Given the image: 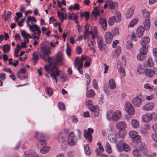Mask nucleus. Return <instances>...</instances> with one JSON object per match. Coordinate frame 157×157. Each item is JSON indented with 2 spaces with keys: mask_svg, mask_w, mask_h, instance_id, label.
<instances>
[{
  "mask_svg": "<svg viewBox=\"0 0 157 157\" xmlns=\"http://www.w3.org/2000/svg\"><path fill=\"white\" fill-rule=\"evenodd\" d=\"M52 59L51 60V62L49 63L50 65H53L54 66L52 67V69L51 71V73L50 75L53 81H55V82L57 83V80L56 79L57 76L59 75L60 71L58 70L57 67L56 66L57 64H61L62 62V56L61 55H58L56 56V59H54L53 57H51Z\"/></svg>",
  "mask_w": 157,
  "mask_h": 157,
  "instance_id": "obj_1",
  "label": "nucleus"
},
{
  "mask_svg": "<svg viewBox=\"0 0 157 157\" xmlns=\"http://www.w3.org/2000/svg\"><path fill=\"white\" fill-rule=\"evenodd\" d=\"M40 49H38V50ZM41 52L39 53L40 58L43 59L44 61H48V63L51 62L52 58L49 56L51 54V49L48 46L43 44L40 49Z\"/></svg>",
  "mask_w": 157,
  "mask_h": 157,
  "instance_id": "obj_2",
  "label": "nucleus"
},
{
  "mask_svg": "<svg viewBox=\"0 0 157 157\" xmlns=\"http://www.w3.org/2000/svg\"><path fill=\"white\" fill-rule=\"evenodd\" d=\"M69 130L68 129H65L62 130L59 133L58 138V141L63 148L67 147V143L65 140V138L69 132Z\"/></svg>",
  "mask_w": 157,
  "mask_h": 157,
  "instance_id": "obj_3",
  "label": "nucleus"
},
{
  "mask_svg": "<svg viewBox=\"0 0 157 157\" xmlns=\"http://www.w3.org/2000/svg\"><path fill=\"white\" fill-rule=\"evenodd\" d=\"M117 150L118 151L122 152L124 151L128 152L130 150V147L127 144L125 143L122 141L119 142L117 146Z\"/></svg>",
  "mask_w": 157,
  "mask_h": 157,
  "instance_id": "obj_4",
  "label": "nucleus"
},
{
  "mask_svg": "<svg viewBox=\"0 0 157 157\" xmlns=\"http://www.w3.org/2000/svg\"><path fill=\"white\" fill-rule=\"evenodd\" d=\"M125 64V60L122 57L118 61L117 64V68L123 77L125 75L124 67Z\"/></svg>",
  "mask_w": 157,
  "mask_h": 157,
  "instance_id": "obj_5",
  "label": "nucleus"
},
{
  "mask_svg": "<svg viewBox=\"0 0 157 157\" xmlns=\"http://www.w3.org/2000/svg\"><path fill=\"white\" fill-rule=\"evenodd\" d=\"M125 109L127 113L130 115H133L135 113V109L132 104L129 102H127L125 105Z\"/></svg>",
  "mask_w": 157,
  "mask_h": 157,
  "instance_id": "obj_6",
  "label": "nucleus"
},
{
  "mask_svg": "<svg viewBox=\"0 0 157 157\" xmlns=\"http://www.w3.org/2000/svg\"><path fill=\"white\" fill-rule=\"evenodd\" d=\"M68 143L70 146H73L75 145L76 140L73 132H71L69 134L68 136Z\"/></svg>",
  "mask_w": 157,
  "mask_h": 157,
  "instance_id": "obj_7",
  "label": "nucleus"
},
{
  "mask_svg": "<svg viewBox=\"0 0 157 157\" xmlns=\"http://www.w3.org/2000/svg\"><path fill=\"white\" fill-rule=\"evenodd\" d=\"M86 56H84L83 55L82 56L81 59H80L79 57H76L75 58L74 62V66L75 67L78 66H83V61L86 59Z\"/></svg>",
  "mask_w": 157,
  "mask_h": 157,
  "instance_id": "obj_8",
  "label": "nucleus"
},
{
  "mask_svg": "<svg viewBox=\"0 0 157 157\" xmlns=\"http://www.w3.org/2000/svg\"><path fill=\"white\" fill-rule=\"evenodd\" d=\"M122 117V114L120 111L116 110L114 111L112 116V120L113 121H117Z\"/></svg>",
  "mask_w": 157,
  "mask_h": 157,
  "instance_id": "obj_9",
  "label": "nucleus"
},
{
  "mask_svg": "<svg viewBox=\"0 0 157 157\" xmlns=\"http://www.w3.org/2000/svg\"><path fill=\"white\" fill-rule=\"evenodd\" d=\"M28 26L29 27L31 31H37L38 32V37L40 36L41 31L40 27H39L37 25L35 24L32 25H31L29 24H28Z\"/></svg>",
  "mask_w": 157,
  "mask_h": 157,
  "instance_id": "obj_10",
  "label": "nucleus"
},
{
  "mask_svg": "<svg viewBox=\"0 0 157 157\" xmlns=\"http://www.w3.org/2000/svg\"><path fill=\"white\" fill-rule=\"evenodd\" d=\"M114 36L113 34L109 32H107L105 35V39L106 43L109 44L111 43L113 40Z\"/></svg>",
  "mask_w": 157,
  "mask_h": 157,
  "instance_id": "obj_11",
  "label": "nucleus"
},
{
  "mask_svg": "<svg viewBox=\"0 0 157 157\" xmlns=\"http://www.w3.org/2000/svg\"><path fill=\"white\" fill-rule=\"evenodd\" d=\"M155 104L152 102H148L142 107V109L145 111H149L152 110L154 108Z\"/></svg>",
  "mask_w": 157,
  "mask_h": 157,
  "instance_id": "obj_12",
  "label": "nucleus"
},
{
  "mask_svg": "<svg viewBox=\"0 0 157 157\" xmlns=\"http://www.w3.org/2000/svg\"><path fill=\"white\" fill-rule=\"evenodd\" d=\"M92 38L91 39L89 38L87 40V44L90 47L89 50L92 51L93 53H95L96 52L94 48V44L95 43V41Z\"/></svg>",
  "mask_w": 157,
  "mask_h": 157,
  "instance_id": "obj_13",
  "label": "nucleus"
},
{
  "mask_svg": "<svg viewBox=\"0 0 157 157\" xmlns=\"http://www.w3.org/2000/svg\"><path fill=\"white\" fill-rule=\"evenodd\" d=\"M153 118V115L150 113L143 115L141 117L142 121L145 122H147L151 121Z\"/></svg>",
  "mask_w": 157,
  "mask_h": 157,
  "instance_id": "obj_14",
  "label": "nucleus"
},
{
  "mask_svg": "<svg viewBox=\"0 0 157 157\" xmlns=\"http://www.w3.org/2000/svg\"><path fill=\"white\" fill-rule=\"evenodd\" d=\"M107 3L109 6L110 7L111 9L117 10L118 8V4L116 2H112L111 0H108L107 1Z\"/></svg>",
  "mask_w": 157,
  "mask_h": 157,
  "instance_id": "obj_15",
  "label": "nucleus"
},
{
  "mask_svg": "<svg viewBox=\"0 0 157 157\" xmlns=\"http://www.w3.org/2000/svg\"><path fill=\"white\" fill-rule=\"evenodd\" d=\"M142 101V99L138 96H136L132 100V103L133 105L137 107L141 105Z\"/></svg>",
  "mask_w": 157,
  "mask_h": 157,
  "instance_id": "obj_16",
  "label": "nucleus"
},
{
  "mask_svg": "<svg viewBox=\"0 0 157 157\" xmlns=\"http://www.w3.org/2000/svg\"><path fill=\"white\" fill-rule=\"evenodd\" d=\"M144 73L147 77L152 78L155 74V71L152 69L147 68L145 69Z\"/></svg>",
  "mask_w": 157,
  "mask_h": 157,
  "instance_id": "obj_17",
  "label": "nucleus"
},
{
  "mask_svg": "<svg viewBox=\"0 0 157 157\" xmlns=\"http://www.w3.org/2000/svg\"><path fill=\"white\" fill-rule=\"evenodd\" d=\"M97 43L98 47L100 50L102 51L105 49V45L103 44L102 39L101 37H98Z\"/></svg>",
  "mask_w": 157,
  "mask_h": 157,
  "instance_id": "obj_18",
  "label": "nucleus"
},
{
  "mask_svg": "<svg viewBox=\"0 0 157 157\" xmlns=\"http://www.w3.org/2000/svg\"><path fill=\"white\" fill-rule=\"evenodd\" d=\"M91 111L94 112V116L95 117H98L99 114V109L98 106L96 105L94 106L93 105L89 108Z\"/></svg>",
  "mask_w": 157,
  "mask_h": 157,
  "instance_id": "obj_19",
  "label": "nucleus"
},
{
  "mask_svg": "<svg viewBox=\"0 0 157 157\" xmlns=\"http://www.w3.org/2000/svg\"><path fill=\"white\" fill-rule=\"evenodd\" d=\"M144 29L142 26H139L136 30V34L139 37H142L144 35Z\"/></svg>",
  "mask_w": 157,
  "mask_h": 157,
  "instance_id": "obj_20",
  "label": "nucleus"
},
{
  "mask_svg": "<svg viewBox=\"0 0 157 157\" xmlns=\"http://www.w3.org/2000/svg\"><path fill=\"white\" fill-rule=\"evenodd\" d=\"M116 127L119 129L122 130L126 127V124L124 121H121L117 123Z\"/></svg>",
  "mask_w": 157,
  "mask_h": 157,
  "instance_id": "obj_21",
  "label": "nucleus"
},
{
  "mask_svg": "<svg viewBox=\"0 0 157 157\" xmlns=\"http://www.w3.org/2000/svg\"><path fill=\"white\" fill-rule=\"evenodd\" d=\"M21 145V143L20 141H17L14 142L11 145V148L14 150L18 149Z\"/></svg>",
  "mask_w": 157,
  "mask_h": 157,
  "instance_id": "obj_22",
  "label": "nucleus"
},
{
  "mask_svg": "<svg viewBox=\"0 0 157 157\" xmlns=\"http://www.w3.org/2000/svg\"><path fill=\"white\" fill-rule=\"evenodd\" d=\"M150 38L146 36L143 37L140 40V44L141 46H147V45L150 41Z\"/></svg>",
  "mask_w": 157,
  "mask_h": 157,
  "instance_id": "obj_23",
  "label": "nucleus"
},
{
  "mask_svg": "<svg viewBox=\"0 0 157 157\" xmlns=\"http://www.w3.org/2000/svg\"><path fill=\"white\" fill-rule=\"evenodd\" d=\"M84 133L83 135L84 137L86 140H88V141L90 143L92 140V135L91 134H90V133H88V132L86 130H84Z\"/></svg>",
  "mask_w": 157,
  "mask_h": 157,
  "instance_id": "obj_24",
  "label": "nucleus"
},
{
  "mask_svg": "<svg viewBox=\"0 0 157 157\" xmlns=\"http://www.w3.org/2000/svg\"><path fill=\"white\" fill-rule=\"evenodd\" d=\"M144 25L145 29L148 30L150 27V22L148 18L146 19L144 21Z\"/></svg>",
  "mask_w": 157,
  "mask_h": 157,
  "instance_id": "obj_25",
  "label": "nucleus"
},
{
  "mask_svg": "<svg viewBox=\"0 0 157 157\" xmlns=\"http://www.w3.org/2000/svg\"><path fill=\"white\" fill-rule=\"evenodd\" d=\"M50 149V147L48 146H45L42 147L40 150V152L42 154H45L48 152Z\"/></svg>",
  "mask_w": 157,
  "mask_h": 157,
  "instance_id": "obj_26",
  "label": "nucleus"
},
{
  "mask_svg": "<svg viewBox=\"0 0 157 157\" xmlns=\"http://www.w3.org/2000/svg\"><path fill=\"white\" fill-rule=\"evenodd\" d=\"M116 133L110 134L108 136V138L111 142L115 143L116 142Z\"/></svg>",
  "mask_w": 157,
  "mask_h": 157,
  "instance_id": "obj_27",
  "label": "nucleus"
},
{
  "mask_svg": "<svg viewBox=\"0 0 157 157\" xmlns=\"http://www.w3.org/2000/svg\"><path fill=\"white\" fill-rule=\"evenodd\" d=\"M131 125L132 127L136 128H138L139 126V123L138 121L135 119H133L131 121Z\"/></svg>",
  "mask_w": 157,
  "mask_h": 157,
  "instance_id": "obj_28",
  "label": "nucleus"
},
{
  "mask_svg": "<svg viewBox=\"0 0 157 157\" xmlns=\"http://www.w3.org/2000/svg\"><path fill=\"white\" fill-rule=\"evenodd\" d=\"M109 84L111 89H113L116 88V85L114 80L111 78L109 80Z\"/></svg>",
  "mask_w": 157,
  "mask_h": 157,
  "instance_id": "obj_29",
  "label": "nucleus"
},
{
  "mask_svg": "<svg viewBox=\"0 0 157 157\" xmlns=\"http://www.w3.org/2000/svg\"><path fill=\"white\" fill-rule=\"evenodd\" d=\"M121 47L118 46L116 50L114 51L113 56L114 57L117 58L119 56L121 52Z\"/></svg>",
  "mask_w": 157,
  "mask_h": 157,
  "instance_id": "obj_30",
  "label": "nucleus"
},
{
  "mask_svg": "<svg viewBox=\"0 0 157 157\" xmlns=\"http://www.w3.org/2000/svg\"><path fill=\"white\" fill-rule=\"evenodd\" d=\"M99 22L101 25H103V24H105V26L103 25L102 26V29L104 30H105L107 26L106 19L103 18H100L99 20Z\"/></svg>",
  "mask_w": 157,
  "mask_h": 157,
  "instance_id": "obj_31",
  "label": "nucleus"
},
{
  "mask_svg": "<svg viewBox=\"0 0 157 157\" xmlns=\"http://www.w3.org/2000/svg\"><path fill=\"white\" fill-rule=\"evenodd\" d=\"M146 55L145 54L140 52L137 56V59L140 61L144 60L146 58Z\"/></svg>",
  "mask_w": 157,
  "mask_h": 157,
  "instance_id": "obj_32",
  "label": "nucleus"
},
{
  "mask_svg": "<svg viewBox=\"0 0 157 157\" xmlns=\"http://www.w3.org/2000/svg\"><path fill=\"white\" fill-rule=\"evenodd\" d=\"M134 12L133 9L130 8L128 10L126 13V17L127 18H130Z\"/></svg>",
  "mask_w": 157,
  "mask_h": 157,
  "instance_id": "obj_33",
  "label": "nucleus"
},
{
  "mask_svg": "<svg viewBox=\"0 0 157 157\" xmlns=\"http://www.w3.org/2000/svg\"><path fill=\"white\" fill-rule=\"evenodd\" d=\"M92 31L93 34L92 35L91 38L93 39H94L96 37H98V34L97 30V28L96 26H93L92 27Z\"/></svg>",
  "mask_w": 157,
  "mask_h": 157,
  "instance_id": "obj_34",
  "label": "nucleus"
},
{
  "mask_svg": "<svg viewBox=\"0 0 157 157\" xmlns=\"http://www.w3.org/2000/svg\"><path fill=\"white\" fill-rule=\"evenodd\" d=\"M45 136L42 133L37 132L35 133V137L37 139L40 140L42 138H44Z\"/></svg>",
  "mask_w": 157,
  "mask_h": 157,
  "instance_id": "obj_35",
  "label": "nucleus"
},
{
  "mask_svg": "<svg viewBox=\"0 0 157 157\" xmlns=\"http://www.w3.org/2000/svg\"><path fill=\"white\" fill-rule=\"evenodd\" d=\"M142 47L139 50L140 52L146 55L147 53L148 48L147 46H142Z\"/></svg>",
  "mask_w": 157,
  "mask_h": 157,
  "instance_id": "obj_36",
  "label": "nucleus"
},
{
  "mask_svg": "<svg viewBox=\"0 0 157 157\" xmlns=\"http://www.w3.org/2000/svg\"><path fill=\"white\" fill-rule=\"evenodd\" d=\"M104 151V149L103 147H99L97 148L95 150L96 154L98 156L101 155V152Z\"/></svg>",
  "mask_w": 157,
  "mask_h": 157,
  "instance_id": "obj_37",
  "label": "nucleus"
},
{
  "mask_svg": "<svg viewBox=\"0 0 157 157\" xmlns=\"http://www.w3.org/2000/svg\"><path fill=\"white\" fill-rule=\"evenodd\" d=\"M95 93L92 89H90L86 94V96L87 97L92 98L94 96Z\"/></svg>",
  "mask_w": 157,
  "mask_h": 157,
  "instance_id": "obj_38",
  "label": "nucleus"
},
{
  "mask_svg": "<svg viewBox=\"0 0 157 157\" xmlns=\"http://www.w3.org/2000/svg\"><path fill=\"white\" fill-rule=\"evenodd\" d=\"M114 17L115 19L116 20V22H119L121 20V14L120 12H117L114 16H113Z\"/></svg>",
  "mask_w": 157,
  "mask_h": 157,
  "instance_id": "obj_39",
  "label": "nucleus"
},
{
  "mask_svg": "<svg viewBox=\"0 0 157 157\" xmlns=\"http://www.w3.org/2000/svg\"><path fill=\"white\" fill-rule=\"evenodd\" d=\"M105 149L108 153H111L112 152L111 145L108 142H107L106 144Z\"/></svg>",
  "mask_w": 157,
  "mask_h": 157,
  "instance_id": "obj_40",
  "label": "nucleus"
},
{
  "mask_svg": "<svg viewBox=\"0 0 157 157\" xmlns=\"http://www.w3.org/2000/svg\"><path fill=\"white\" fill-rule=\"evenodd\" d=\"M142 15L144 18H147L149 16V13L146 9L143 10L141 11Z\"/></svg>",
  "mask_w": 157,
  "mask_h": 157,
  "instance_id": "obj_41",
  "label": "nucleus"
},
{
  "mask_svg": "<svg viewBox=\"0 0 157 157\" xmlns=\"http://www.w3.org/2000/svg\"><path fill=\"white\" fill-rule=\"evenodd\" d=\"M141 138L140 136L138 134L134 138L132 139V140L134 143H139L141 141Z\"/></svg>",
  "mask_w": 157,
  "mask_h": 157,
  "instance_id": "obj_42",
  "label": "nucleus"
},
{
  "mask_svg": "<svg viewBox=\"0 0 157 157\" xmlns=\"http://www.w3.org/2000/svg\"><path fill=\"white\" fill-rule=\"evenodd\" d=\"M147 66L149 67H152L154 65V61L151 58H148L147 61Z\"/></svg>",
  "mask_w": 157,
  "mask_h": 157,
  "instance_id": "obj_43",
  "label": "nucleus"
},
{
  "mask_svg": "<svg viewBox=\"0 0 157 157\" xmlns=\"http://www.w3.org/2000/svg\"><path fill=\"white\" fill-rule=\"evenodd\" d=\"M138 21V19L137 18H135L132 19L130 22V27H134V26L137 23Z\"/></svg>",
  "mask_w": 157,
  "mask_h": 157,
  "instance_id": "obj_44",
  "label": "nucleus"
},
{
  "mask_svg": "<svg viewBox=\"0 0 157 157\" xmlns=\"http://www.w3.org/2000/svg\"><path fill=\"white\" fill-rule=\"evenodd\" d=\"M36 32V31L33 32V33L32 34L31 37H32V38H33L34 40H35L36 39L39 40L40 39V36L38 37V32L37 33Z\"/></svg>",
  "mask_w": 157,
  "mask_h": 157,
  "instance_id": "obj_45",
  "label": "nucleus"
},
{
  "mask_svg": "<svg viewBox=\"0 0 157 157\" xmlns=\"http://www.w3.org/2000/svg\"><path fill=\"white\" fill-rule=\"evenodd\" d=\"M138 135L137 132L135 131H132L129 132V136L132 139L134 138Z\"/></svg>",
  "mask_w": 157,
  "mask_h": 157,
  "instance_id": "obj_46",
  "label": "nucleus"
},
{
  "mask_svg": "<svg viewBox=\"0 0 157 157\" xmlns=\"http://www.w3.org/2000/svg\"><path fill=\"white\" fill-rule=\"evenodd\" d=\"M10 49V46L8 44H5L3 46V50L5 53H8Z\"/></svg>",
  "mask_w": 157,
  "mask_h": 157,
  "instance_id": "obj_47",
  "label": "nucleus"
},
{
  "mask_svg": "<svg viewBox=\"0 0 157 157\" xmlns=\"http://www.w3.org/2000/svg\"><path fill=\"white\" fill-rule=\"evenodd\" d=\"M90 13L88 12L85 11L83 13H81L80 14V16L81 17H86V21H87L89 18Z\"/></svg>",
  "mask_w": 157,
  "mask_h": 157,
  "instance_id": "obj_48",
  "label": "nucleus"
},
{
  "mask_svg": "<svg viewBox=\"0 0 157 157\" xmlns=\"http://www.w3.org/2000/svg\"><path fill=\"white\" fill-rule=\"evenodd\" d=\"M85 152L87 155H89L91 153V151L89 149V146L88 145H85L84 146Z\"/></svg>",
  "mask_w": 157,
  "mask_h": 157,
  "instance_id": "obj_49",
  "label": "nucleus"
},
{
  "mask_svg": "<svg viewBox=\"0 0 157 157\" xmlns=\"http://www.w3.org/2000/svg\"><path fill=\"white\" fill-rule=\"evenodd\" d=\"M144 70L143 65L140 64L139 65L137 68V71L139 73L144 74Z\"/></svg>",
  "mask_w": 157,
  "mask_h": 157,
  "instance_id": "obj_50",
  "label": "nucleus"
},
{
  "mask_svg": "<svg viewBox=\"0 0 157 157\" xmlns=\"http://www.w3.org/2000/svg\"><path fill=\"white\" fill-rule=\"evenodd\" d=\"M115 21H116V20L114 17H111L109 20V24L110 25H112L114 24Z\"/></svg>",
  "mask_w": 157,
  "mask_h": 157,
  "instance_id": "obj_51",
  "label": "nucleus"
},
{
  "mask_svg": "<svg viewBox=\"0 0 157 157\" xmlns=\"http://www.w3.org/2000/svg\"><path fill=\"white\" fill-rule=\"evenodd\" d=\"M21 34L22 36L24 38L29 37L30 38H31L32 37H31V36L30 34H27L25 31H22L21 32Z\"/></svg>",
  "mask_w": 157,
  "mask_h": 157,
  "instance_id": "obj_52",
  "label": "nucleus"
},
{
  "mask_svg": "<svg viewBox=\"0 0 157 157\" xmlns=\"http://www.w3.org/2000/svg\"><path fill=\"white\" fill-rule=\"evenodd\" d=\"M112 111L109 110L106 113V116L107 119L109 120H112V116L113 114Z\"/></svg>",
  "mask_w": 157,
  "mask_h": 157,
  "instance_id": "obj_53",
  "label": "nucleus"
},
{
  "mask_svg": "<svg viewBox=\"0 0 157 157\" xmlns=\"http://www.w3.org/2000/svg\"><path fill=\"white\" fill-rule=\"evenodd\" d=\"M92 14L94 15L95 17H97L99 15V11L98 10L97 7H96L94 10L93 11Z\"/></svg>",
  "mask_w": 157,
  "mask_h": 157,
  "instance_id": "obj_54",
  "label": "nucleus"
},
{
  "mask_svg": "<svg viewBox=\"0 0 157 157\" xmlns=\"http://www.w3.org/2000/svg\"><path fill=\"white\" fill-rule=\"evenodd\" d=\"M68 18L70 19H73L74 20H76L78 19V17L77 15L72 13L69 15Z\"/></svg>",
  "mask_w": 157,
  "mask_h": 157,
  "instance_id": "obj_55",
  "label": "nucleus"
},
{
  "mask_svg": "<svg viewBox=\"0 0 157 157\" xmlns=\"http://www.w3.org/2000/svg\"><path fill=\"white\" fill-rule=\"evenodd\" d=\"M31 21H32L35 22H36L37 21L36 20L34 17H31L30 16L28 17V20L27 21V25H28L29 22Z\"/></svg>",
  "mask_w": 157,
  "mask_h": 157,
  "instance_id": "obj_56",
  "label": "nucleus"
},
{
  "mask_svg": "<svg viewBox=\"0 0 157 157\" xmlns=\"http://www.w3.org/2000/svg\"><path fill=\"white\" fill-rule=\"evenodd\" d=\"M58 106L59 108L62 110H64L65 109V107L64 104L61 102H59L58 104Z\"/></svg>",
  "mask_w": 157,
  "mask_h": 157,
  "instance_id": "obj_57",
  "label": "nucleus"
},
{
  "mask_svg": "<svg viewBox=\"0 0 157 157\" xmlns=\"http://www.w3.org/2000/svg\"><path fill=\"white\" fill-rule=\"evenodd\" d=\"M47 144L46 141L45 140H40L37 143V145L38 147H40L41 146L46 144Z\"/></svg>",
  "mask_w": 157,
  "mask_h": 157,
  "instance_id": "obj_58",
  "label": "nucleus"
},
{
  "mask_svg": "<svg viewBox=\"0 0 157 157\" xmlns=\"http://www.w3.org/2000/svg\"><path fill=\"white\" fill-rule=\"evenodd\" d=\"M151 139L153 140L157 143V134L155 133H153L151 135Z\"/></svg>",
  "mask_w": 157,
  "mask_h": 157,
  "instance_id": "obj_59",
  "label": "nucleus"
},
{
  "mask_svg": "<svg viewBox=\"0 0 157 157\" xmlns=\"http://www.w3.org/2000/svg\"><path fill=\"white\" fill-rule=\"evenodd\" d=\"M46 92L50 96H51L53 94L52 90L49 87L47 88Z\"/></svg>",
  "mask_w": 157,
  "mask_h": 157,
  "instance_id": "obj_60",
  "label": "nucleus"
},
{
  "mask_svg": "<svg viewBox=\"0 0 157 157\" xmlns=\"http://www.w3.org/2000/svg\"><path fill=\"white\" fill-rule=\"evenodd\" d=\"M85 76L87 81V85H88L89 84L90 82V75L89 74L86 73L85 74Z\"/></svg>",
  "mask_w": 157,
  "mask_h": 157,
  "instance_id": "obj_61",
  "label": "nucleus"
},
{
  "mask_svg": "<svg viewBox=\"0 0 157 157\" xmlns=\"http://www.w3.org/2000/svg\"><path fill=\"white\" fill-rule=\"evenodd\" d=\"M33 59L35 61H37L38 59L39 56L36 52H34L33 54Z\"/></svg>",
  "mask_w": 157,
  "mask_h": 157,
  "instance_id": "obj_62",
  "label": "nucleus"
},
{
  "mask_svg": "<svg viewBox=\"0 0 157 157\" xmlns=\"http://www.w3.org/2000/svg\"><path fill=\"white\" fill-rule=\"evenodd\" d=\"M132 153L134 157H138L139 156V151L138 150L136 149L132 151Z\"/></svg>",
  "mask_w": 157,
  "mask_h": 157,
  "instance_id": "obj_63",
  "label": "nucleus"
},
{
  "mask_svg": "<svg viewBox=\"0 0 157 157\" xmlns=\"http://www.w3.org/2000/svg\"><path fill=\"white\" fill-rule=\"evenodd\" d=\"M11 11H9L8 12L7 15L5 17V21H8L11 18Z\"/></svg>",
  "mask_w": 157,
  "mask_h": 157,
  "instance_id": "obj_64",
  "label": "nucleus"
}]
</instances>
